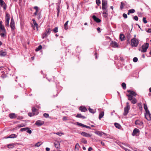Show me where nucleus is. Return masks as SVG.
I'll list each match as a JSON object with an SVG mask.
<instances>
[{"label": "nucleus", "instance_id": "obj_1", "mask_svg": "<svg viewBox=\"0 0 151 151\" xmlns=\"http://www.w3.org/2000/svg\"><path fill=\"white\" fill-rule=\"evenodd\" d=\"M2 22L1 21V36L4 38H6L7 32L4 25L2 24Z\"/></svg>", "mask_w": 151, "mask_h": 151}, {"label": "nucleus", "instance_id": "obj_2", "mask_svg": "<svg viewBox=\"0 0 151 151\" xmlns=\"http://www.w3.org/2000/svg\"><path fill=\"white\" fill-rule=\"evenodd\" d=\"M127 91L128 92L130 93L129 94H127L126 95L128 97L129 100H132V98L133 97V96H135L137 95L135 92L132 91L128 90Z\"/></svg>", "mask_w": 151, "mask_h": 151}, {"label": "nucleus", "instance_id": "obj_3", "mask_svg": "<svg viewBox=\"0 0 151 151\" xmlns=\"http://www.w3.org/2000/svg\"><path fill=\"white\" fill-rule=\"evenodd\" d=\"M131 42V45L132 47H137L139 43V40L135 38L132 39Z\"/></svg>", "mask_w": 151, "mask_h": 151}, {"label": "nucleus", "instance_id": "obj_4", "mask_svg": "<svg viewBox=\"0 0 151 151\" xmlns=\"http://www.w3.org/2000/svg\"><path fill=\"white\" fill-rule=\"evenodd\" d=\"M130 108V107L129 104V102H127L126 103V105L124 108V112L123 113L124 115L126 116L127 115L129 112V110Z\"/></svg>", "mask_w": 151, "mask_h": 151}, {"label": "nucleus", "instance_id": "obj_5", "mask_svg": "<svg viewBox=\"0 0 151 151\" xmlns=\"http://www.w3.org/2000/svg\"><path fill=\"white\" fill-rule=\"evenodd\" d=\"M51 31V29L50 28H48L46 29L45 32L44 33L42 37V39L44 38L47 37L48 35L50 33Z\"/></svg>", "mask_w": 151, "mask_h": 151}, {"label": "nucleus", "instance_id": "obj_6", "mask_svg": "<svg viewBox=\"0 0 151 151\" xmlns=\"http://www.w3.org/2000/svg\"><path fill=\"white\" fill-rule=\"evenodd\" d=\"M5 70V68L1 67V77L3 78L6 77L7 76L6 73H5V72L6 73Z\"/></svg>", "mask_w": 151, "mask_h": 151}, {"label": "nucleus", "instance_id": "obj_7", "mask_svg": "<svg viewBox=\"0 0 151 151\" xmlns=\"http://www.w3.org/2000/svg\"><path fill=\"white\" fill-rule=\"evenodd\" d=\"M149 44L146 43L145 44L143 45L142 47V50H141L142 52H146L147 49L149 47Z\"/></svg>", "mask_w": 151, "mask_h": 151}, {"label": "nucleus", "instance_id": "obj_8", "mask_svg": "<svg viewBox=\"0 0 151 151\" xmlns=\"http://www.w3.org/2000/svg\"><path fill=\"white\" fill-rule=\"evenodd\" d=\"M5 19V26L6 27H9V22L10 19V17L8 13L6 14Z\"/></svg>", "mask_w": 151, "mask_h": 151}, {"label": "nucleus", "instance_id": "obj_9", "mask_svg": "<svg viewBox=\"0 0 151 151\" xmlns=\"http://www.w3.org/2000/svg\"><path fill=\"white\" fill-rule=\"evenodd\" d=\"M135 124L136 125L139 126L141 127H143V122L139 120H136L135 122Z\"/></svg>", "mask_w": 151, "mask_h": 151}, {"label": "nucleus", "instance_id": "obj_10", "mask_svg": "<svg viewBox=\"0 0 151 151\" xmlns=\"http://www.w3.org/2000/svg\"><path fill=\"white\" fill-rule=\"evenodd\" d=\"M145 116L146 119L148 121H150L151 119V114L149 111L148 112H146L145 113Z\"/></svg>", "mask_w": 151, "mask_h": 151}, {"label": "nucleus", "instance_id": "obj_11", "mask_svg": "<svg viewBox=\"0 0 151 151\" xmlns=\"http://www.w3.org/2000/svg\"><path fill=\"white\" fill-rule=\"evenodd\" d=\"M1 6L3 8L4 11H5L7 7V6L3 0H1Z\"/></svg>", "mask_w": 151, "mask_h": 151}, {"label": "nucleus", "instance_id": "obj_12", "mask_svg": "<svg viewBox=\"0 0 151 151\" xmlns=\"http://www.w3.org/2000/svg\"><path fill=\"white\" fill-rule=\"evenodd\" d=\"M10 27L12 30H14L15 28L14 22L12 18L11 19Z\"/></svg>", "mask_w": 151, "mask_h": 151}, {"label": "nucleus", "instance_id": "obj_13", "mask_svg": "<svg viewBox=\"0 0 151 151\" xmlns=\"http://www.w3.org/2000/svg\"><path fill=\"white\" fill-rule=\"evenodd\" d=\"M139 129L137 128H135L134 129L132 134L133 136H134L135 135H137V134H139Z\"/></svg>", "mask_w": 151, "mask_h": 151}, {"label": "nucleus", "instance_id": "obj_14", "mask_svg": "<svg viewBox=\"0 0 151 151\" xmlns=\"http://www.w3.org/2000/svg\"><path fill=\"white\" fill-rule=\"evenodd\" d=\"M44 123V122L41 120H38L36 122L35 124L38 126H40L43 125Z\"/></svg>", "mask_w": 151, "mask_h": 151}, {"label": "nucleus", "instance_id": "obj_15", "mask_svg": "<svg viewBox=\"0 0 151 151\" xmlns=\"http://www.w3.org/2000/svg\"><path fill=\"white\" fill-rule=\"evenodd\" d=\"M92 18L93 19V20L97 23H99L101 22V20L95 15L93 16Z\"/></svg>", "mask_w": 151, "mask_h": 151}, {"label": "nucleus", "instance_id": "obj_16", "mask_svg": "<svg viewBox=\"0 0 151 151\" xmlns=\"http://www.w3.org/2000/svg\"><path fill=\"white\" fill-rule=\"evenodd\" d=\"M81 134L84 136L87 137H91V136L89 134L87 133L84 132H82L81 133Z\"/></svg>", "mask_w": 151, "mask_h": 151}, {"label": "nucleus", "instance_id": "obj_17", "mask_svg": "<svg viewBox=\"0 0 151 151\" xmlns=\"http://www.w3.org/2000/svg\"><path fill=\"white\" fill-rule=\"evenodd\" d=\"M79 109L81 111L84 112H85L87 111V109L85 107L82 106L80 107Z\"/></svg>", "mask_w": 151, "mask_h": 151}, {"label": "nucleus", "instance_id": "obj_18", "mask_svg": "<svg viewBox=\"0 0 151 151\" xmlns=\"http://www.w3.org/2000/svg\"><path fill=\"white\" fill-rule=\"evenodd\" d=\"M111 46L114 47H118V43L115 42H112L111 44Z\"/></svg>", "mask_w": 151, "mask_h": 151}, {"label": "nucleus", "instance_id": "obj_19", "mask_svg": "<svg viewBox=\"0 0 151 151\" xmlns=\"http://www.w3.org/2000/svg\"><path fill=\"white\" fill-rule=\"evenodd\" d=\"M76 117L77 118H79L83 119H84L86 118V117L83 116L81 114H78L76 116Z\"/></svg>", "mask_w": 151, "mask_h": 151}, {"label": "nucleus", "instance_id": "obj_20", "mask_svg": "<svg viewBox=\"0 0 151 151\" xmlns=\"http://www.w3.org/2000/svg\"><path fill=\"white\" fill-rule=\"evenodd\" d=\"M9 116L11 119H14L16 117L15 114L14 113H12L9 114Z\"/></svg>", "mask_w": 151, "mask_h": 151}, {"label": "nucleus", "instance_id": "obj_21", "mask_svg": "<svg viewBox=\"0 0 151 151\" xmlns=\"http://www.w3.org/2000/svg\"><path fill=\"white\" fill-rule=\"evenodd\" d=\"M7 53L5 50H1V56H4L6 55Z\"/></svg>", "mask_w": 151, "mask_h": 151}, {"label": "nucleus", "instance_id": "obj_22", "mask_svg": "<svg viewBox=\"0 0 151 151\" xmlns=\"http://www.w3.org/2000/svg\"><path fill=\"white\" fill-rule=\"evenodd\" d=\"M131 101V103L133 104H136L137 102V100L135 98H132V100H129Z\"/></svg>", "mask_w": 151, "mask_h": 151}, {"label": "nucleus", "instance_id": "obj_23", "mask_svg": "<svg viewBox=\"0 0 151 151\" xmlns=\"http://www.w3.org/2000/svg\"><path fill=\"white\" fill-rule=\"evenodd\" d=\"M32 20L33 21V24H34V25L36 27V28L37 30H38V24L37 23V22L35 19H33Z\"/></svg>", "mask_w": 151, "mask_h": 151}, {"label": "nucleus", "instance_id": "obj_24", "mask_svg": "<svg viewBox=\"0 0 151 151\" xmlns=\"http://www.w3.org/2000/svg\"><path fill=\"white\" fill-rule=\"evenodd\" d=\"M34 8L36 10V12L34 13V14L36 16L37 15V13L38 12L39 8L37 6H35L34 7Z\"/></svg>", "mask_w": 151, "mask_h": 151}, {"label": "nucleus", "instance_id": "obj_25", "mask_svg": "<svg viewBox=\"0 0 151 151\" xmlns=\"http://www.w3.org/2000/svg\"><path fill=\"white\" fill-rule=\"evenodd\" d=\"M54 145L55 147L56 148L58 149L60 146V143L59 142H55L54 143Z\"/></svg>", "mask_w": 151, "mask_h": 151}, {"label": "nucleus", "instance_id": "obj_26", "mask_svg": "<svg viewBox=\"0 0 151 151\" xmlns=\"http://www.w3.org/2000/svg\"><path fill=\"white\" fill-rule=\"evenodd\" d=\"M119 38L122 41L124 40L125 39L124 35L122 34L120 35Z\"/></svg>", "mask_w": 151, "mask_h": 151}, {"label": "nucleus", "instance_id": "obj_27", "mask_svg": "<svg viewBox=\"0 0 151 151\" xmlns=\"http://www.w3.org/2000/svg\"><path fill=\"white\" fill-rule=\"evenodd\" d=\"M68 21H67L64 24V28L66 30H67L68 28Z\"/></svg>", "mask_w": 151, "mask_h": 151}, {"label": "nucleus", "instance_id": "obj_28", "mask_svg": "<svg viewBox=\"0 0 151 151\" xmlns=\"http://www.w3.org/2000/svg\"><path fill=\"white\" fill-rule=\"evenodd\" d=\"M127 39V43L129 42V40L131 37V35L129 33H127L126 36Z\"/></svg>", "mask_w": 151, "mask_h": 151}, {"label": "nucleus", "instance_id": "obj_29", "mask_svg": "<svg viewBox=\"0 0 151 151\" xmlns=\"http://www.w3.org/2000/svg\"><path fill=\"white\" fill-rule=\"evenodd\" d=\"M104 115V111L101 112L99 114V119H101L103 117Z\"/></svg>", "mask_w": 151, "mask_h": 151}, {"label": "nucleus", "instance_id": "obj_30", "mask_svg": "<svg viewBox=\"0 0 151 151\" xmlns=\"http://www.w3.org/2000/svg\"><path fill=\"white\" fill-rule=\"evenodd\" d=\"M38 113V112H36V113H28V115L30 117H31L34 115H37Z\"/></svg>", "mask_w": 151, "mask_h": 151}, {"label": "nucleus", "instance_id": "obj_31", "mask_svg": "<svg viewBox=\"0 0 151 151\" xmlns=\"http://www.w3.org/2000/svg\"><path fill=\"white\" fill-rule=\"evenodd\" d=\"M135 10L134 9H131L128 10L127 14L129 15L130 13H133L135 12Z\"/></svg>", "mask_w": 151, "mask_h": 151}, {"label": "nucleus", "instance_id": "obj_32", "mask_svg": "<svg viewBox=\"0 0 151 151\" xmlns=\"http://www.w3.org/2000/svg\"><path fill=\"white\" fill-rule=\"evenodd\" d=\"M107 5H102V9L103 11L107 10Z\"/></svg>", "mask_w": 151, "mask_h": 151}, {"label": "nucleus", "instance_id": "obj_33", "mask_svg": "<svg viewBox=\"0 0 151 151\" xmlns=\"http://www.w3.org/2000/svg\"><path fill=\"white\" fill-rule=\"evenodd\" d=\"M17 137V136L14 134H12L10 135L7 138H14Z\"/></svg>", "mask_w": 151, "mask_h": 151}, {"label": "nucleus", "instance_id": "obj_34", "mask_svg": "<svg viewBox=\"0 0 151 151\" xmlns=\"http://www.w3.org/2000/svg\"><path fill=\"white\" fill-rule=\"evenodd\" d=\"M144 108L145 111V112H149V111L147 107L146 104H144Z\"/></svg>", "mask_w": 151, "mask_h": 151}, {"label": "nucleus", "instance_id": "obj_35", "mask_svg": "<svg viewBox=\"0 0 151 151\" xmlns=\"http://www.w3.org/2000/svg\"><path fill=\"white\" fill-rule=\"evenodd\" d=\"M102 5H107V1L106 0H102Z\"/></svg>", "mask_w": 151, "mask_h": 151}, {"label": "nucleus", "instance_id": "obj_36", "mask_svg": "<svg viewBox=\"0 0 151 151\" xmlns=\"http://www.w3.org/2000/svg\"><path fill=\"white\" fill-rule=\"evenodd\" d=\"M114 125H115V127L116 128H118L119 129H120L121 128V125L119 124L118 123H114Z\"/></svg>", "mask_w": 151, "mask_h": 151}, {"label": "nucleus", "instance_id": "obj_37", "mask_svg": "<svg viewBox=\"0 0 151 151\" xmlns=\"http://www.w3.org/2000/svg\"><path fill=\"white\" fill-rule=\"evenodd\" d=\"M107 10H106L105 11H103V14H104L103 16L104 17H107Z\"/></svg>", "mask_w": 151, "mask_h": 151}, {"label": "nucleus", "instance_id": "obj_38", "mask_svg": "<svg viewBox=\"0 0 151 151\" xmlns=\"http://www.w3.org/2000/svg\"><path fill=\"white\" fill-rule=\"evenodd\" d=\"M125 5V4L123 2H121L120 9H122L124 8V6Z\"/></svg>", "mask_w": 151, "mask_h": 151}, {"label": "nucleus", "instance_id": "obj_39", "mask_svg": "<svg viewBox=\"0 0 151 151\" xmlns=\"http://www.w3.org/2000/svg\"><path fill=\"white\" fill-rule=\"evenodd\" d=\"M42 143H41V142H39L37 143H36L34 146H35L36 147H40L42 144Z\"/></svg>", "mask_w": 151, "mask_h": 151}, {"label": "nucleus", "instance_id": "obj_40", "mask_svg": "<svg viewBox=\"0 0 151 151\" xmlns=\"http://www.w3.org/2000/svg\"><path fill=\"white\" fill-rule=\"evenodd\" d=\"M14 144H9L7 145V147L9 148H12L14 147Z\"/></svg>", "mask_w": 151, "mask_h": 151}, {"label": "nucleus", "instance_id": "obj_41", "mask_svg": "<svg viewBox=\"0 0 151 151\" xmlns=\"http://www.w3.org/2000/svg\"><path fill=\"white\" fill-rule=\"evenodd\" d=\"M95 133L100 136H101L102 135V133L99 131L96 132H95Z\"/></svg>", "mask_w": 151, "mask_h": 151}, {"label": "nucleus", "instance_id": "obj_42", "mask_svg": "<svg viewBox=\"0 0 151 151\" xmlns=\"http://www.w3.org/2000/svg\"><path fill=\"white\" fill-rule=\"evenodd\" d=\"M29 129L28 127H25L21 129L20 131L22 132L25 131H27V129Z\"/></svg>", "mask_w": 151, "mask_h": 151}, {"label": "nucleus", "instance_id": "obj_43", "mask_svg": "<svg viewBox=\"0 0 151 151\" xmlns=\"http://www.w3.org/2000/svg\"><path fill=\"white\" fill-rule=\"evenodd\" d=\"M81 142L84 144H86L87 143V141L84 138H82L81 139Z\"/></svg>", "mask_w": 151, "mask_h": 151}, {"label": "nucleus", "instance_id": "obj_44", "mask_svg": "<svg viewBox=\"0 0 151 151\" xmlns=\"http://www.w3.org/2000/svg\"><path fill=\"white\" fill-rule=\"evenodd\" d=\"M32 113H36V112H38V111L37 110L35 107H33L32 109Z\"/></svg>", "mask_w": 151, "mask_h": 151}, {"label": "nucleus", "instance_id": "obj_45", "mask_svg": "<svg viewBox=\"0 0 151 151\" xmlns=\"http://www.w3.org/2000/svg\"><path fill=\"white\" fill-rule=\"evenodd\" d=\"M42 48V46L41 45H40L36 49V51H38Z\"/></svg>", "mask_w": 151, "mask_h": 151}, {"label": "nucleus", "instance_id": "obj_46", "mask_svg": "<svg viewBox=\"0 0 151 151\" xmlns=\"http://www.w3.org/2000/svg\"><path fill=\"white\" fill-rule=\"evenodd\" d=\"M122 86L124 89H125L126 88V84L124 83H123L122 84Z\"/></svg>", "mask_w": 151, "mask_h": 151}, {"label": "nucleus", "instance_id": "obj_47", "mask_svg": "<svg viewBox=\"0 0 151 151\" xmlns=\"http://www.w3.org/2000/svg\"><path fill=\"white\" fill-rule=\"evenodd\" d=\"M43 116L47 118L49 117V114H48L45 113L43 114Z\"/></svg>", "mask_w": 151, "mask_h": 151}, {"label": "nucleus", "instance_id": "obj_48", "mask_svg": "<svg viewBox=\"0 0 151 151\" xmlns=\"http://www.w3.org/2000/svg\"><path fill=\"white\" fill-rule=\"evenodd\" d=\"M25 126V125L24 124H19L17 125V127L19 128L22 127H24Z\"/></svg>", "mask_w": 151, "mask_h": 151}, {"label": "nucleus", "instance_id": "obj_49", "mask_svg": "<svg viewBox=\"0 0 151 151\" xmlns=\"http://www.w3.org/2000/svg\"><path fill=\"white\" fill-rule=\"evenodd\" d=\"M53 31L55 32V33H56L57 32H58V27H56L53 30Z\"/></svg>", "mask_w": 151, "mask_h": 151}, {"label": "nucleus", "instance_id": "obj_50", "mask_svg": "<svg viewBox=\"0 0 151 151\" xmlns=\"http://www.w3.org/2000/svg\"><path fill=\"white\" fill-rule=\"evenodd\" d=\"M89 111L90 112L92 113H95L94 111L93 110V109L89 108Z\"/></svg>", "mask_w": 151, "mask_h": 151}, {"label": "nucleus", "instance_id": "obj_51", "mask_svg": "<svg viewBox=\"0 0 151 151\" xmlns=\"http://www.w3.org/2000/svg\"><path fill=\"white\" fill-rule=\"evenodd\" d=\"M96 2L97 4L99 6L101 3V1L100 0H96Z\"/></svg>", "mask_w": 151, "mask_h": 151}, {"label": "nucleus", "instance_id": "obj_52", "mask_svg": "<svg viewBox=\"0 0 151 151\" xmlns=\"http://www.w3.org/2000/svg\"><path fill=\"white\" fill-rule=\"evenodd\" d=\"M143 22L145 24H146L147 23V22L146 20V18L145 17L143 18Z\"/></svg>", "mask_w": 151, "mask_h": 151}, {"label": "nucleus", "instance_id": "obj_53", "mask_svg": "<svg viewBox=\"0 0 151 151\" xmlns=\"http://www.w3.org/2000/svg\"><path fill=\"white\" fill-rule=\"evenodd\" d=\"M138 60V59L137 57H134L133 59V61L134 62H136Z\"/></svg>", "mask_w": 151, "mask_h": 151}, {"label": "nucleus", "instance_id": "obj_54", "mask_svg": "<svg viewBox=\"0 0 151 151\" xmlns=\"http://www.w3.org/2000/svg\"><path fill=\"white\" fill-rule=\"evenodd\" d=\"M77 124L78 125H80V126H81L83 127H84L85 126V125H84L83 124H82L81 123H78V122H77Z\"/></svg>", "mask_w": 151, "mask_h": 151}, {"label": "nucleus", "instance_id": "obj_55", "mask_svg": "<svg viewBox=\"0 0 151 151\" xmlns=\"http://www.w3.org/2000/svg\"><path fill=\"white\" fill-rule=\"evenodd\" d=\"M133 19L136 21H137L138 19V18L137 16H135L133 17Z\"/></svg>", "mask_w": 151, "mask_h": 151}, {"label": "nucleus", "instance_id": "obj_56", "mask_svg": "<svg viewBox=\"0 0 151 151\" xmlns=\"http://www.w3.org/2000/svg\"><path fill=\"white\" fill-rule=\"evenodd\" d=\"M27 132L29 133V134H31L32 133V131L31 130L29 129H29H27Z\"/></svg>", "mask_w": 151, "mask_h": 151}, {"label": "nucleus", "instance_id": "obj_57", "mask_svg": "<svg viewBox=\"0 0 151 151\" xmlns=\"http://www.w3.org/2000/svg\"><path fill=\"white\" fill-rule=\"evenodd\" d=\"M123 16L125 18H127V14L125 13H124L123 14Z\"/></svg>", "mask_w": 151, "mask_h": 151}, {"label": "nucleus", "instance_id": "obj_58", "mask_svg": "<svg viewBox=\"0 0 151 151\" xmlns=\"http://www.w3.org/2000/svg\"><path fill=\"white\" fill-rule=\"evenodd\" d=\"M56 134L58 135L61 136V134H63V133H62L57 132L56 133Z\"/></svg>", "mask_w": 151, "mask_h": 151}, {"label": "nucleus", "instance_id": "obj_59", "mask_svg": "<svg viewBox=\"0 0 151 151\" xmlns=\"http://www.w3.org/2000/svg\"><path fill=\"white\" fill-rule=\"evenodd\" d=\"M67 119V118L66 117L64 116L63 118V121L66 120Z\"/></svg>", "mask_w": 151, "mask_h": 151}, {"label": "nucleus", "instance_id": "obj_60", "mask_svg": "<svg viewBox=\"0 0 151 151\" xmlns=\"http://www.w3.org/2000/svg\"><path fill=\"white\" fill-rule=\"evenodd\" d=\"M147 32L148 33L151 32V29H149L147 31Z\"/></svg>", "mask_w": 151, "mask_h": 151}, {"label": "nucleus", "instance_id": "obj_61", "mask_svg": "<svg viewBox=\"0 0 151 151\" xmlns=\"http://www.w3.org/2000/svg\"><path fill=\"white\" fill-rule=\"evenodd\" d=\"M58 93H57V92H55V95H53V97H55V96H58Z\"/></svg>", "mask_w": 151, "mask_h": 151}, {"label": "nucleus", "instance_id": "obj_62", "mask_svg": "<svg viewBox=\"0 0 151 151\" xmlns=\"http://www.w3.org/2000/svg\"><path fill=\"white\" fill-rule=\"evenodd\" d=\"M97 30H98V31L99 32H101V31H100V28L98 27L97 28Z\"/></svg>", "mask_w": 151, "mask_h": 151}, {"label": "nucleus", "instance_id": "obj_63", "mask_svg": "<svg viewBox=\"0 0 151 151\" xmlns=\"http://www.w3.org/2000/svg\"><path fill=\"white\" fill-rule=\"evenodd\" d=\"M92 150V148L91 147H89L88 149V151H91Z\"/></svg>", "mask_w": 151, "mask_h": 151}, {"label": "nucleus", "instance_id": "obj_64", "mask_svg": "<svg viewBox=\"0 0 151 151\" xmlns=\"http://www.w3.org/2000/svg\"><path fill=\"white\" fill-rule=\"evenodd\" d=\"M46 150L47 151H50V148L48 147H46Z\"/></svg>", "mask_w": 151, "mask_h": 151}]
</instances>
